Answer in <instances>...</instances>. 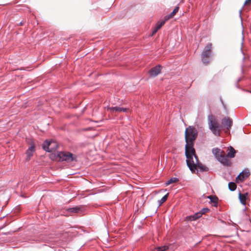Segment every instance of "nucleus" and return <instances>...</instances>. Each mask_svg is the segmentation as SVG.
<instances>
[{"label": "nucleus", "instance_id": "nucleus-9", "mask_svg": "<svg viewBox=\"0 0 251 251\" xmlns=\"http://www.w3.org/2000/svg\"><path fill=\"white\" fill-rule=\"evenodd\" d=\"M162 68L160 65H158L152 67L149 71V75L151 77H154L161 73V69Z\"/></svg>", "mask_w": 251, "mask_h": 251}, {"label": "nucleus", "instance_id": "nucleus-14", "mask_svg": "<svg viewBox=\"0 0 251 251\" xmlns=\"http://www.w3.org/2000/svg\"><path fill=\"white\" fill-rule=\"evenodd\" d=\"M108 109H109L111 112H113L115 111L117 112H126L128 110V108L120 107L118 106L108 107Z\"/></svg>", "mask_w": 251, "mask_h": 251}, {"label": "nucleus", "instance_id": "nucleus-11", "mask_svg": "<svg viewBox=\"0 0 251 251\" xmlns=\"http://www.w3.org/2000/svg\"><path fill=\"white\" fill-rule=\"evenodd\" d=\"M67 211L70 213H81L84 209L82 205H78L73 207H70L67 209Z\"/></svg>", "mask_w": 251, "mask_h": 251}, {"label": "nucleus", "instance_id": "nucleus-27", "mask_svg": "<svg viewBox=\"0 0 251 251\" xmlns=\"http://www.w3.org/2000/svg\"><path fill=\"white\" fill-rule=\"evenodd\" d=\"M161 27L158 26L157 24H156V25H155V27L154 29V30L152 31V34L151 35V36H152L153 35H154L155 33H156L157 32V31Z\"/></svg>", "mask_w": 251, "mask_h": 251}, {"label": "nucleus", "instance_id": "nucleus-4", "mask_svg": "<svg viewBox=\"0 0 251 251\" xmlns=\"http://www.w3.org/2000/svg\"><path fill=\"white\" fill-rule=\"evenodd\" d=\"M57 157L59 161L67 162H77V156L69 151H59L57 153Z\"/></svg>", "mask_w": 251, "mask_h": 251}, {"label": "nucleus", "instance_id": "nucleus-18", "mask_svg": "<svg viewBox=\"0 0 251 251\" xmlns=\"http://www.w3.org/2000/svg\"><path fill=\"white\" fill-rule=\"evenodd\" d=\"M250 2H251V0H245V2H244V5H243V7H242V8H241V9L239 10V18H240V20H241V25H242V26H243V18H242V15H241L242 11V9H243V7H244L245 5H246V4H248V3H250Z\"/></svg>", "mask_w": 251, "mask_h": 251}, {"label": "nucleus", "instance_id": "nucleus-16", "mask_svg": "<svg viewBox=\"0 0 251 251\" xmlns=\"http://www.w3.org/2000/svg\"><path fill=\"white\" fill-rule=\"evenodd\" d=\"M207 199L210 200V202L213 203V205L215 207L218 206V198L216 196L209 195L206 197Z\"/></svg>", "mask_w": 251, "mask_h": 251}, {"label": "nucleus", "instance_id": "nucleus-5", "mask_svg": "<svg viewBox=\"0 0 251 251\" xmlns=\"http://www.w3.org/2000/svg\"><path fill=\"white\" fill-rule=\"evenodd\" d=\"M208 122L209 128L213 133L215 135L219 136L220 131V125L212 115H208Z\"/></svg>", "mask_w": 251, "mask_h": 251}, {"label": "nucleus", "instance_id": "nucleus-30", "mask_svg": "<svg viewBox=\"0 0 251 251\" xmlns=\"http://www.w3.org/2000/svg\"><path fill=\"white\" fill-rule=\"evenodd\" d=\"M15 210H18V211H20V206H18L15 207Z\"/></svg>", "mask_w": 251, "mask_h": 251}, {"label": "nucleus", "instance_id": "nucleus-26", "mask_svg": "<svg viewBox=\"0 0 251 251\" xmlns=\"http://www.w3.org/2000/svg\"><path fill=\"white\" fill-rule=\"evenodd\" d=\"M33 152L31 151H29L28 150H26V160H29L31 158V157L33 156Z\"/></svg>", "mask_w": 251, "mask_h": 251}, {"label": "nucleus", "instance_id": "nucleus-13", "mask_svg": "<svg viewBox=\"0 0 251 251\" xmlns=\"http://www.w3.org/2000/svg\"><path fill=\"white\" fill-rule=\"evenodd\" d=\"M201 217L200 212H197L193 215L187 216L185 217L186 221H194L198 220Z\"/></svg>", "mask_w": 251, "mask_h": 251}, {"label": "nucleus", "instance_id": "nucleus-2", "mask_svg": "<svg viewBox=\"0 0 251 251\" xmlns=\"http://www.w3.org/2000/svg\"><path fill=\"white\" fill-rule=\"evenodd\" d=\"M186 161L187 166L192 173H195L196 171H197V173H198L199 170L197 169V168L199 169L200 172H206L209 170L207 167L203 165L200 162L198 156L196 155V152L193 155L192 159L190 158L189 159L186 158Z\"/></svg>", "mask_w": 251, "mask_h": 251}, {"label": "nucleus", "instance_id": "nucleus-28", "mask_svg": "<svg viewBox=\"0 0 251 251\" xmlns=\"http://www.w3.org/2000/svg\"><path fill=\"white\" fill-rule=\"evenodd\" d=\"M221 103H222L224 108L226 110V106L224 103V101L222 98H221Z\"/></svg>", "mask_w": 251, "mask_h": 251}, {"label": "nucleus", "instance_id": "nucleus-8", "mask_svg": "<svg viewBox=\"0 0 251 251\" xmlns=\"http://www.w3.org/2000/svg\"><path fill=\"white\" fill-rule=\"evenodd\" d=\"M221 124L224 129L229 130L233 124V121L229 117H225L222 119Z\"/></svg>", "mask_w": 251, "mask_h": 251}, {"label": "nucleus", "instance_id": "nucleus-21", "mask_svg": "<svg viewBox=\"0 0 251 251\" xmlns=\"http://www.w3.org/2000/svg\"><path fill=\"white\" fill-rule=\"evenodd\" d=\"M168 249V247L166 246L158 247L154 248L152 251H166Z\"/></svg>", "mask_w": 251, "mask_h": 251}, {"label": "nucleus", "instance_id": "nucleus-22", "mask_svg": "<svg viewBox=\"0 0 251 251\" xmlns=\"http://www.w3.org/2000/svg\"><path fill=\"white\" fill-rule=\"evenodd\" d=\"M169 193L166 194L160 200L158 201L159 203V206H160L163 202H164L167 200L168 197Z\"/></svg>", "mask_w": 251, "mask_h": 251}, {"label": "nucleus", "instance_id": "nucleus-19", "mask_svg": "<svg viewBox=\"0 0 251 251\" xmlns=\"http://www.w3.org/2000/svg\"><path fill=\"white\" fill-rule=\"evenodd\" d=\"M179 180L178 178L177 177H171L168 180H167L165 182L166 185H169L172 183H175L177 182Z\"/></svg>", "mask_w": 251, "mask_h": 251}, {"label": "nucleus", "instance_id": "nucleus-23", "mask_svg": "<svg viewBox=\"0 0 251 251\" xmlns=\"http://www.w3.org/2000/svg\"><path fill=\"white\" fill-rule=\"evenodd\" d=\"M168 20H167L166 17L165 16L162 20L158 21L156 24L161 27Z\"/></svg>", "mask_w": 251, "mask_h": 251}, {"label": "nucleus", "instance_id": "nucleus-24", "mask_svg": "<svg viewBox=\"0 0 251 251\" xmlns=\"http://www.w3.org/2000/svg\"><path fill=\"white\" fill-rule=\"evenodd\" d=\"M29 151H31L32 152L35 151V145L34 144V142L33 141H31L30 146L28 148L27 150Z\"/></svg>", "mask_w": 251, "mask_h": 251}, {"label": "nucleus", "instance_id": "nucleus-1", "mask_svg": "<svg viewBox=\"0 0 251 251\" xmlns=\"http://www.w3.org/2000/svg\"><path fill=\"white\" fill-rule=\"evenodd\" d=\"M198 131L193 126H189L185 131V154L187 159H192L193 155L196 152L194 148V142L198 136Z\"/></svg>", "mask_w": 251, "mask_h": 251}, {"label": "nucleus", "instance_id": "nucleus-17", "mask_svg": "<svg viewBox=\"0 0 251 251\" xmlns=\"http://www.w3.org/2000/svg\"><path fill=\"white\" fill-rule=\"evenodd\" d=\"M179 8V7L178 6L175 7L174 9L173 10V11L171 13H170L168 15L165 16L167 20H169L170 19L172 18L176 14V13L178 12Z\"/></svg>", "mask_w": 251, "mask_h": 251}, {"label": "nucleus", "instance_id": "nucleus-33", "mask_svg": "<svg viewBox=\"0 0 251 251\" xmlns=\"http://www.w3.org/2000/svg\"><path fill=\"white\" fill-rule=\"evenodd\" d=\"M250 93H251V92H250Z\"/></svg>", "mask_w": 251, "mask_h": 251}, {"label": "nucleus", "instance_id": "nucleus-7", "mask_svg": "<svg viewBox=\"0 0 251 251\" xmlns=\"http://www.w3.org/2000/svg\"><path fill=\"white\" fill-rule=\"evenodd\" d=\"M42 147L45 151L49 152H51L54 150H55L57 148V145L56 142L52 140L48 141L46 140L43 143Z\"/></svg>", "mask_w": 251, "mask_h": 251}, {"label": "nucleus", "instance_id": "nucleus-12", "mask_svg": "<svg viewBox=\"0 0 251 251\" xmlns=\"http://www.w3.org/2000/svg\"><path fill=\"white\" fill-rule=\"evenodd\" d=\"M237 151L234 149L233 147L230 146L227 148V153L226 155H225V157L230 158H234L235 156V154Z\"/></svg>", "mask_w": 251, "mask_h": 251}, {"label": "nucleus", "instance_id": "nucleus-6", "mask_svg": "<svg viewBox=\"0 0 251 251\" xmlns=\"http://www.w3.org/2000/svg\"><path fill=\"white\" fill-rule=\"evenodd\" d=\"M212 43L207 44L204 47L201 55V59L202 63L207 65L210 61V57L211 55Z\"/></svg>", "mask_w": 251, "mask_h": 251}, {"label": "nucleus", "instance_id": "nucleus-29", "mask_svg": "<svg viewBox=\"0 0 251 251\" xmlns=\"http://www.w3.org/2000/svg\"><path fill=\"white\" fill-rule=\"evenodd\" d=\"M240 80V78H239V79H238L237 80V82H236V87H237L238 88H239V89L240 88V87H239V86L238 85V82H239Z\"/></svg>", "mask_w": 251, "mask_h": 251}, {"label": "nucleus", "instance_id": "nucleus-20", "mask_svg": "<svg viewBox=\"0 0 251 251\" xmlns=\"http://www.w3.org/2000/svg\"><path fill=\"white\" fill-rule=\"evenodd\" d=\"M228 189L231 191H234L236 190V188H237L236 184L234 182H229L228 184Z\"/></svg>", "mask_w": 251, "mask_h": 251}, {"label": "nucleus", "instance_id": "nucleus-3", "mask_svg": "<svg viewBox=\"0 0 251 251\" xmlns=\"http://www.w3.org/2000/svg\"><path fill=\"white\" fill-rule=\"evenodd\" d=\"M212 152L215 158L221 164L226 166H230L231 163L230 160L225 157V155L222 154L221 153L224 151H222L221 150L217 148L212 149Z\"/></svg>", "mask_w": 251, "mask_h": 251}, {"label": "nucleus", "instance_id": "nucleus-32", "mask_svg": "<svg viewBox=\"0 0 251 251\" xmlns=\"http://www.w3.org/2000/svg\"><path fill=\"white\" fill-rule=\"evenodd\" d=\"M242 90H243V91H245V90H244V89H242ZM247 92H249V91H248V90H247Z\"/></svg>", "mask_w": 251, "mask_h": 251}, {"label": "nucleus", "instance_id": "nucleus-25", "mask_svg": "<svg viewBox=\"0 0 251 251\" xmlns=\"http://www.w3.org/2000/svg\"><path fill=\"white\" fill-rule=\"evenodd\" d=\"M210 209L207 207L202 208L199 212L200 213L201 216V217L203 214L209 212Z\"/></svg>", "mask_w": 251, "mask_h": 251}, {"label": "nucleus", "instance_id": "nucleus-10", "mask_svg": "<svg viewBox=\"0 0 251 251\" xmlns=\"http://www.w3.org/2000/svg\"><path fill=\"white\" fill-rule=\"evenodd\" d=\"M250 172L249 169H244L242 172L236 177V179L242 181L245 178L248 177L250 176Z\"/></svg>", "mask_w": 251, "mask_h": 251}, {"label": "nucleus", "instance_id": "nucleus-15", "mask_svg": "<svg viewBox=\"0 0 251 251\" xmlns=\"http://www.w3.org/2000/svg\"><path fill=\"white\" fill-rule=\"evenodd\" d=\"M248 195V193L246 192L243 194H241V192L239 191V199L241 204L244 205H246V201L247 196Z\"/></svg>", "mask_w": 251, "mask_h": 251}, {"label": "nucleus", "instance_id": "nucleus-31", "mask_svg": "<svg viewBox=\"0 0 251 251\" xmlns=\"http://www.w3.org/2000/svg\"><path fill=\"white\" fill-rule=\"evenodd\" d=\"M23 25V22H21L20 23V24H19V25Z\"/></svg>", "mask_w": 251, "mask_h": 251}]
</instances>
